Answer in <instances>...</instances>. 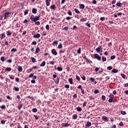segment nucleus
Wrapping results in <instances>:
<instances>
[{
    "label": "nucleus",
    "instance_id": "f257e3e1",
    "mask_svg": "<svg viewBox=\"0 0 128 128\" xmlns=\"http://www.w3.org/2000/svg\"><path fill=\"white\" fill-rule=\"evenodd\" d=\"M40 15L38 16H36L35 17H34V16L32 15L30 17V20H32V22H35L36 26H40V22H36V21L40 20Z\"/></svg>",
    "mask_w": 128,
    "mask_h": 128
},
{
    "label": "nucleus",
    "instance_id": "f03ea898",
    "mask_svg": "<svg viewBox=\"0 0 128 128\" xmlns=\"http://www.w3.org/2000/svg\"><path fill=\"white\" fill-rule=\"evenodd\" d=\"M29 78H33V80H31L32 84H36V76H34V73H32L29 75Z\"/></svg>",
    "mask_w": 128,
    "mask_h": 128
},
{
    "label": "nucleus",
    "instance_id": "7ed1b4c3",
    "mask_svg": "<svg viewBox=\"0 0 128 128\" xmlns=\"http://www.w3.org/2000/svg\"><path fill=\"white\" fill-rule=\"evenodd\" d=\"M10 14H11L10 12H6L4 14V20H6V18H8V16H10Z\"/></svg>",
    "mask_w": 128,
    "mask_h": 128
},
{
    "label": "nucleus",
    "instance_id": "20e7f679",
    "mask_svg": "<svg viewBox=\"0 0 128 128\" xmlns=\"http://www.w3.org/2000/svg\"><path fill=\"white\" fill-rule=\"evenodd\" d=\"M94 56L95 58H96L97 60H100L102 58L100 56H98V54H94Z\"/></svg>",
    "mask_w": 128,
    "mask_h": 128
},
{
    "label": "nucleus",
    "instance_id": "39448f33",
    "mask_svg": "<svg viewBox=\"0 0 128 128\" xmlns=\"http://www.w3.org/2000/svg\"><path fill=\"white\" fill-rule=\"evenodd\" d=\"M52 54H54V56H56L58 54V52H56V50L55 49H53L52 50Z\"/></svg>",
    "mask_w": 128,
    "mask_h": 128
},
{
    "label": "nucleus",
    "instance_id": "423d86ee",
    "mask_svg": "<svg viewBox=\"0 0 128 128\" xmlns=\"http://www.w3.org/2000/svg\"><path fill=\"white\" fill-rule=\"evenodd\" d=\"M34 38H40V34H36L34 35Z\"/></svg>",
    "mask_w": 128,
    "mask_h": 128
},
{
    "label": "nucleus",
    "instance_id": "0eeeda50",
    "mask_svg": "<svg viewBox=\"0 0 128 128\" xmlns=\"http://www.w3.org/2000/svg\"><path fill=\"white\" fill-rule=\"evenodd\" d=\"M0 36H1V37H0V38H1V40H2L4 38H6V34L4 33H2L1 34H0Z\"/></svg>",
    "mask_w": 128,
    "mask_h": 128
},
{
    "label": "nucleus",
    "instance_id": "6e6552de",
    "mask_svg": "<svg viewBox=\"0 0 128 128\" xmlns=\"http://www.w3.org/2000/svg\"><path fill=\"white\" fill-rule=\"evenodd\" d=\"M62 126H66V127L70 126V124H68V123H66V124L62 123Z\"/></svg>",
    "mask_w": 128,
    "mask_h": 128
},
{
    "label": "nucleus",
    "instance_id": "1a4fd4ad",
    "mask_svg": "<svg viewBox=\"0 0 128 128\" xmlns=\"http://www.w3.org/2000/svg\"><path fill=\"white\" fill-rule=\"evenodd\" d=\"M103 120L104 122H108V118L106 116L102 117Z\"/></svg>",
    "mask_w": 128,
    "mask_h": 128
},
{
    "label": "nucleus",
    "instance_id": "9d476101",
    "mask_svg": "<svg viewBox=\"0 0 128 128\" xmlns=\"http://www.w3.org/2000/svg\"><path fill=\"white\" fill-rule=\"evenodd\" d=\"M90 126H92V122H88L86 124V127L90 128Z\"/></svg>",
    "mask_w": 128,
    "mask_h": 128
},
{
    "label": "nucleus",
    "instance_id": "9b49d317",
    "mask_svg": "<svg viewBox=\"0 0 128 128\" xmlns=\"http://www.w3.org/2000/svg\"><path fill=\"white\" fill-rule=\"evenodd\" d=\"M46 6H50V0H46Z\"/></svg>",
    "mask_w": 128,
    "mask_h": 128
},
{
    "label": "nucleus",
    "instance_id": "f8f14e48",
    "mask_svg": "<svg viewBox=\"0 0 128 128\" xmlns=\"http://www.w3.org/2000/svg\"><path fill=\"white\" fill-rule=\"evenodd\" d=\"M40 52V48L38 47L36 50V54H38Z\"/></svg>",
    "mask_w": 128,
    "mask_h": 128
},
{
    "label": "nucleus",
    "instance_id": "ddd939ff",
    "mask_svg": "<svg viewBox=\"0 0 128 128\" xmlns=\"http://www.w3.org/2000/svg\"><path fill=\"white\" fill-rule=\"evenodd\" d=\"M18 70L20 72H22V66H18Z\"/></svg>",
    "mask_w": 128,
    "mask_h": 128
},
{
    "label": "nucleus",
    "instance_id": "4468645a",
    "mask_svg": "<svg viewBox=\"0 0 128 128\" xmlns=\"http://www.w3.org/2000/svg\"><path fill=\"white\" fill-rule=\"evenodd\" d=\"M112 72H114V74H116V72H118V70L117 69L114 68L112 70Z\"/></svg>",
    "mask_w": 128,
    "mask_h": 128
},
{
    "label": "nucleus",
    "instance_id": "2eb2a0df",
    "mask_svg": "<svg viewBox=\"0 0 128 128\" xmlns=\"http://www.w3.org/2000/svg\"><path fill=\"white\" fill-rule=\"evenodd\" d=\"M36 12H38V10L34 8H33L32 10V14H36Z\"/></svg>",
    "mask_w": 128,
    "mask_h": 128
},
{
    "label": "nucleus",
    "instance_id": "dca6fc26",
    "mask_svg": "<svg viewBox=\"0 0 128 128\" xmlns=\"http://www.w3.org/2000/svg\"><path fill=\"white\" fill-rule=\"evenodd\" d=\"M68 82H69L70 84H74V82H72V78H70L68 80Z\"/></svg>",
    "mask_w": 128,
    "mask_h": 128
},
{
    "label": "nucleus",
    "instance_id": "f3484780",
    "mask_svg": "<svg viewBox=\"0 0 128 128\" xmlns=\"http://www.w3.org/2000/svg\"><path fill=\"white\" fill-rule=\"evenodd\" d=\"M46 62L44 61L40 64V66H46Z\"/></svg>",
    "mask_w": 128,
    "mask_h": 128
},
{
    "label": "nucleus",
    "instance_id": "a211bd4d",
    "mask_svg": "<svg viewBox=\"0 0 128 128\" xmlns=\"http://www.w3.org/2000/svg\"><path fill=\"white\" fill-rule=\"evenodd\" d=\"M72 118L74 120H76V118H78V115L76 114H74L72 116Z\"/></svg>",
    "mask_w": 128,
    "mask_h": 128
},
{
    "label": "nucleus",
    "instance_id": "6ab92c4d",
    "mask_svg": "<svg viewBox=\"0 0 128 128\" xmlns=\"http://www.w3.org/2000/svg\"><path fill=\"white\" fill-rule=\"evenodd\" d=\"M13 90H16V92H18V90H20V88H16V86L14 87Z\"/></svg>",
    "mask_w": 128,
    "mask_h": 128
},
{
    "label": "nucleus",
    "instance_id": "aec40b11",
    "mask_svg": "<svg viewBox=\"0 0 128 128\" xmlns=\"http://www.w3.org/2000/svg\"><path fill=\"white\" fill-rule=\"evenodd\" d=\"M80 8H82V9L84 8V4H80Z\"/></svg>",
    "mask_w": 128,
    "mask_h": 128
},
{
    "label": "nucleus",
    "instance_id": "412c9836",
    "mask_svg": "<svg viewBox=\"0 0 128 128\" xmlns=\"http://www.w3.org/2000/svg\"><path fill=\"white\" fill-rule=\"evenodd\" d=\"M57 70H58V72H62V67L58 66L57 68Z\"/></svg>",
    "mask_w": 128,
    "mask_h": 128
},
{
    "label": "nucleus",
    "instance_id": "4be33fe9",
    "mask_svg": "<svg viewBox=\"0 0 128 128\" xmlns=\"http://www.w3.org/2000/svg\"><path fill=\"white\" fill-rule=\"evenodd\" d=\"M50 8L52 10H56V5L52 4L50 6Z\"/></svg>",
    "mask_w": 128,
    "mask_h": 128
},
{
    "label": "nucleus",
    "instance_id": "5701e85b",
    "mask_svg": "<svg viewBox=\"0 0 128 128\" xmlns=\"http://www.w3.org/2000/svg\"><path fill=\"white\" fill-rule=\"evenodd\" d=\"M86 18H82L80 20V22H86Z\"/></svg>",
    "mask_w": 128,
    "mask_h": 128
},
{
    "label": "nucleus",
    "instance_id": "b1692460",
    "mask_svg": "<svg viewBox=\"0 0 128 128\" xmlns=\"http://www.w3.org/2000/svg\"><path fill=\"white\" fill-rule=\"evenodd\" d=\"M81 50L82 48H79L78 50H77L78 54H80V53L82 52Z\"/></svg>",
    "mask_w": 128,
    "mask_h": 128
},
{
    "label": "nucleus",
    "instance_id": "393cba45",
    "mask_svg": "<svg viewBox=\"0 0 128 128\" xmlns=\"http://www.w3.org/2000/svg\"><path fill=\"white\" fill-rule=\"evenodd\" d=\"M74 12H76V14H80V10H78V8H75Z\"/></svg>",
    "mask_w": 128,
    "mask_h": 128
},
{
    "label": "nucleus",
    "instance_id": "a878e982",
    "mask_svg": "<svg viewBox=\"0 0 128 128\" xmlns=\"http://www.w3.org/2000/svg\"><path fill=\"white\" fill-rule=\"evenodd\" d=\"M7 32V36H12V32L8 30L6 32Z\"/></svg>",
    "mask_w": 128,
    "mask_h": 128
},
{
    "label": "nucleus",
    "instance_id": "bb28decb",
    "mask_svg": "<svg viewBox=\"0 0 128 128\" xmlns=\"http://www.w3.org/2000/svg\"><path fill=\"white\" fill-rule=\"evenodd\" d=\"M31 60L32 62L34 63L36 62V58H31Z\"/></svg>",
    "mask_w": 128,
    "mask_h": 128
},
{
    "label": "nucleus",
    "instance_id": "cd10ccee",
    "mask_svg": "<svg viewBox=\"0 0 128 128\" xmlns=\"http://www.w3.org/2000/svg\"><path fill=\"white\" fill-rule=\"evenodd\" d=\"M96 51L97 52H100V47L96 48Z\"/></svg>",
    "mask_w": 128,
    "mask_h": 128
},
{
    "label": "nucleus",
    "instance_id": "c85d7f7f",
    "mask_svg": "<svg viewBox=\"0 0 128 128\" xmlns=\"http://www.w3.org/2000/svg\"><path fill=\"white\" fill-rule=\"evenodd\" d=\"M22 108V104H20L18 106V110H21Z\"/></svg>",
    "mask_w": 128,
    "mask_h": 128
},
{
    "label": "nucleus",
    "instance_id": "c756f323",
    "mask_svg": "<svg viewBox=\"0 0 128 128\" xmlns=\"http://www.w3.org/2000/svg\"><path fill=\"white\" fill-rule=\"evenodd\" d=\"M28 14V10H26L24 12V16H26V14Z\"/></svg>",
    "mask_w": 128,
    "mask_h": 128
},
{
    "label": "nucleus",
    "instance_id": "7c9ffc66",
    "mask_svg": "<svg viewBox=\"0 0 128 128\" xmlns=\"http://www.w3.org/2000/svg\"><path fill=\"white\" fill-rule=\"evenodd\" d=\"M6 70H7V72H10V70H12V68H7L6 69Z\"/></svg>",
    "mask_w": 128,
    "mask_h": 128
},
{
    "label": "nucleus",
    "instance_id": "2f4dec72",
    "mask_svg": "<svg viewBox=\"0 0 128 128\" xmlns=\"http://www.w3.org/2000/svg\"><path fill=\"white\" fill-rule=\"evenodd\" d=\"M0 108L2 110H6V106H4V105L0 106Z\"/></svg>",
    "mask_w": 128,
    "mask_h": 128
},
{
    "label": "nucleus",
    "instance_id": "473e14b6",
    "mask_svg": "<svg viewBox=\"0 0 128 128\" xmlns=\"http://www.w3.org/2000/svg\"><path fill=\"white\" fill-rule=\"evenodd\" d=\"M33 112H38V109L36 108H34L32 109Z\"/></svg>",
    "mask_w": 128,
    "mask_h": 128
},
{
    "label": "nucleus",
    "instance_id": "72a5a7b5",
    "mask_svg": "<svg viewBox=\"0 0 128 128\" xmlns=\"http://www.w3.org/2000/svg\"><path fill=\"white\" fill-rule=\"evenodd\" d=\"M107 70H112V66H110L107 67Z\"/></svg>",
    "mask_w": 128,
    "mask_h": 128
},
{
    "label": "nucleus",
    "instance_id": "f704fd0d",
    "mask_svg": "<svg viewBox=\"0 0 128 128\" xmlns=\"http://www.w3.org/2000/svg\"><path fill=\"white\" fill-rule=\"evenodd\" d=\"M62 48V44L60 43L58 46V48Z\"/></svg>",
    "mask_w": 128,
    "mask_h": 128
},
{
    "label": "nucleus",
    "instance_id": "c9c22d12",
    "mask_svg": "<svg viewBox=\"0 0 128 128\" xmlns=\"http://www.w3.org/2000/svg\"><path fill=\"white\" fill-rule=\"evenodd\" d=\"M46 28L47 30H50V25L48 24L46 25Z\"/></svg>",
    "mask_w": 128,
    "mask_h": 128
},
{
    "label": "nucleus",
    "instance_id": "e433bc0d",
    "mask_svg": "<svg viewBox=\"0 0 128 128\" xmlns=\"http://www.w3.org/2000/svg\"><path fill=\"white\" fill-rule=\"evenodd\" d=\"M16 50H17L16 48H13L11 50V52H16Z\"/></svg>",
    "mask_w": 128,
    "mask_h": 128
},
{
    "label": "nucleus",
    "instance_id": "4c0bfd02",
    "mask_svg": "<svg viewBox=\"0 0 128 128\" xmlns=\"http://www.w3.org/2000/svg\"><path fill=\"white\" fill-rule=\"evenodd\" d=\"M102 62H106V58L102 56Z\"/></svg>",
    "mask_w": 128,
    "mask_h": 128
},
{
    "label": "nucleus",
    "instance_id": "58836bf2",
    "mask_svg": "<svg viewBox=\"0 0 128 128\" xmlns=\"http://www.w3.org/2000/svg\"><path fill=\"white\" fill-rule=\"evenodd\" d=\"M122 3H120V2H119V3H117L116 4V6H122Z\"/></svg>",
    "mask_w": 128,
    "mask_h": 128
},
{
    "label": "nucleus",
    "instance_id": "ea45409f",
    "mask_svg": "<svg viewBox=\"0 0 128 128\" xmlns=\"http://www.w3.org/2000/svg\"><path fill=\"white\" fill-rule=\"evenodd\" d=\"M94 94H98L100 92V91L98 90H95L94 91Z\"/></svg>",
    "mask_w": 128,
    "mask_h": 128
},
{
    "label": "nucleus",
    "instance_id": "a19ab883",
    "mask_svg": "<svg viewBox=\"0 0 128 128\" xmlns=\"http://www.w3.org/2000/svg\"><path fill=\"white\" fill-rule=\"evenodd\" d=\"M77 110L78 112H82V108L80 107L77 108Z\"/></svg>",
    "mask_w": 128,
    "mask_h": 128
},
{
    "label": "nucleus",
    "instance_id": "79ce46f5",
    "mask_svg": "<svg viewBox=\"0 0 128 128\" xmlns=\"http://www.w3.org/2000/svg\"><path fill=\"white\" fill-rule=\"evenodd\" d=\"M0 60H2V62H4V60H5L4 57V56L1 57Z\"/></svg>",
    "mask_w": 128,
    "mask_h": 128
},
{
    "label": "nucleus",
    "instance_id": "37998d69",
    "mask_svg": "<svg viewBox=\"0 0 128 128\" xmlns=\"http://www.w3.org/2000/svg\"><path fill=\"white\" fill-rule=\"evenodd\" d=\"M68 14H69V16H72V11L70 10H68Z\"/></svg>",
    "mask_w": 128,
    "mask_h": 128
},
{
    "label": "nucleus",
    "instance_id": "c03bdc74",
    "mask_svg": "<svg viewBox=\"0 0 128 128\" xmlns=\"http://www.w3.org/2000/svg\"><path fill=\"white\" fill-rule=\"evenodd\" d=\"M116 58V56H112L110 57V60H114Z\"/></svg>",
    "mask_w": 128,
    "mask_h": 128
},
{
    "label": "nucleus",
    "instance_id": "a18cd8bd",
    "mask_svg": "<svg viewBox=\"0 0 128 128\" xmlns=\"http://www.w3.org/2000/svg\"><path fill=\"white\" fill-rule=\"evenodd\" d=\"M60 82V78H58L56 80V83L58 84Z\"/></svg>",
    "mask_w": 128,
    "mask_h": 128
},
{
    "label": "nucleus",
    "instance_id": "49530a36",
    "mask_svg": "<svg viewBox=\"0 0 128 128\" xmlns=\"http://www.w3.org/2000/svg\"><path fill=\"white\" fill-rule=\"evenodd\" d=\"M58 41H54V42H53V44H56V46L58 45Z\"/></svg>",
    "mask_w": 128,
    "mask_h": 128
},
{
    "label": "nucleus",
    "instance_id": "de8ad7c7",
    "mask_svg": "<svg viewBox=\"0 0 128 128\" xmlns=\"http://www.w3.org/2000/svg\"><path fill=\"white\" fill-rule=\"evenodd\" d=\"M32 44H33L34 46L36 45V41H33L32 42Z\"/></svg>",
    "mask_w": 128,
    "mask_h": 128
},
{
    "label": "nucleus",
    "instance_id": "09e8293b",
    "mask_svg": "<svg viewBox=\"0 0 128 128\" xmlns=\"http://www.w3.org/2000/svg\"><path fill=\"white\" fill-rule=\"evenodd\" d=\"M90 80H91V82H94L95 80L94 78H90Z\"/></svg>",
    "mask_w": 128,
    "mask_h": 128
},
{
    "label": "nucleus",
    "instance_id": "8fccbe9b",
    "mask_svg": "<svg viewBox=\"0 0 128 128\" xmlns=\"http://www.w3.org/2000/svg\"><path fill=\"white\" fill-rule=\"evenodd\" d=\"M86 104H87L86 102H85L83 103V105H82L83 108H84V106H86Z\"/></svg>",
    "mask_w": 128,
    "mask_h": 128
},
{
    "label": "nucleus",
    "instance_id": "3c124183",
    "mask_svg": "<svg viewBox=\"0 0 128 128\" xmlns=\"http://www.w3.org/2000/svg\"><path fill=\"white\" fill-rule=\"evenodd\" d=\"M64 88H70V85L66 84L64 86Z\"/></svg>",
    "mask_w": 128,
    "mask_h": 128
},
{
    "label": "nucleus",
    "instance_id": "603ef678",
    "mask_svg": "<svg viewBox=\"0 0 128 128\" xmlns=\"http://www.w3.org/2000/svg\"><path fill=\"white\" fill-rule=\"evenodd\" d=\"M76 79L77 80H78L79 82L80 80V78L78 76H76Z\"/></svg>",
    "mask_w": 128,
    "mask_h": 128
},
{
    "label": "nucleus",
    "instance_id": "864d4df0",
    "mask_svg": "<svg viewBox=\"0 0 128 128\" xmlns=\"http://www.w3.org/2000/svg\"><path fill=\"white\" fill-rule=\"evenodd\" d=\"M1 124H6V121L4 120H1Z\"/></svg>",
    "mask_w": 128,
    "mask_h": 128
},
{
    "label": "nucleus",
    "instance_id": "5fc2aeb1",
    "mask_svg": "<svg viewBox=\"0 0 128 128\" xmlns=\"http://www.w3.org/2000/svg\"><path fill=\"white\" fill-rule=\"evenodd\" d=\"M102 100H106V96H104V95L102 96Z\"/></svg>",
    "mask_w": 128,
    "mask_h": 128
},
{
    "label": "nucleus",
    "instance_id": "6e6d98bb",
    "mask_svg": "<svg viewBox=\"0 0 128 128\" xmlns=\"http://www.w3.org/2000/svg\"><path fill=\"white\" fill-rule=\"evenodd\" d=\"M114 102V100H112V98H110V99L108 100V102Z\"/></svg>",
    "mask_w": 128,
    "mask_h": 128
},
{
    "label": "nucleus",
    "instance_id": "4d7b16f0",
    "mask_svg": "<svg viewBox=\"0 0 128 128\" xmlns=\"http://www.w3.org/2000/svg\"><path fill=\"white\" fill-rule=\"evenodd\" d=\"M16 80L17 82H20V78H16Z\"/></svg>",
    "mask_w": 128,
    "mask_h": 128
},
{
    "label": "nucleus",
    "instance_id": "13d9d810",
    "mask_svg": "<svg viewBox=\"0 0 128 128\" xmlns=\"http://www.w3.org/2000/svg\"><path fill=\"white\" fill-rule=\"evenodd\" d=\"M121 114H126V112L124 111H121Z\"/></svg>",
    "mask_w": 128,
    "mask_h": 128
},
{
    "label": "nucleus",
    "instance_id": "bf43d9fd",
    "mask_svg": "<svg viewBox=\"0 0 128 128\" xmlns=\"http://www.w3.org/2000/svg\"><path fill=\"white\" fill-rule=\"evenodd\" d=\"M81 90H82V94H84V90L81 88Z\"/></svg>",
    "mask_w": 128,
    "mask_h": 128
},
{
    "label": "nucleus",
    "instance_id": "052dcab7",
    "mask_svg": "<svg viewBox=\"0 0 128 128\" xmlns=\"http://www.w3.org/2000/svg\"><path fill=\"white\" fill-rule=\"evenodd\" d=\"M63 30H68V27L66 26L63 28Z\"/></svg>",
    "mask_w": 128,
    "mask_h": 128
},
{
    "label": "nucleus",
    "instance_id": "680f3d73",
    "mask_svg": "<svg viewBox=\"0 0 128 128\" xmlns=\"http://www.w3.org/2000/svg\"><path fill=\"white\" fill-rule=\"evenodd\" d=\"M86 26H87L88 28H90V24L86 23Z\"/></svg>",
    "mask_w": 128,
    "mask_h": 128
},
{
    "label": "nucleus",
    "instance_id": "e2e57ef3",
    "mask_svg": "<svg viewBox=\"0 0 128 128\" xmlns=\"http://www.w3.org/2000/svg\"><path fill=\"white\" fill-rule=\"evenodd\" d=\"M119 126H124V123L122 122H120L119 124Z\"/></svg>",
    "mask_w": 128,
    "mask_h": 128
},
{
    "label": "nucleus",
    "instance_id": "0e129e2a",
    "mask_svg": "<svg viewBox=\"0 0 128 128\" xmlns=\"http://www.w3.org/2000/svg\"><path fill=\"white\" fill-rule=\"evenodd\" d=\"M92 4H96V0H92Z\"/></svg>",
    "mask_w": 128,
    "mask_h": 128
},
{
    "label": "nucleus",
    "instance_id": "69168bd1",
    "mask_svg": "<svg viewBox=\"0 0 128 128\" xmlns=\"http://www.w3.org/2000/svg\"><path fill=\"white\" fill-rule=\"evenodd\" d=\"M121 76L123 78H126V75L124 74H121Z\"/></svg>",
    "mask_w": 128,
    "mask_h": 128
},
{
    "label": "nucleus",
    "instance_id": "338daca9",
    "mask_svg": "<svg viewBox=\"0 0 128 128\" xmlns=\"http://www.w3.org/2000/svg\"><path fill=\"white\" fill-rule=\"evenodd\" d=\"M100 20H104V17H101L100 18Z\"/></svg>",
    "mask_w": 128,
    "mask_h": 128
},
{
    "label": "nucleus",
    "instance_id": "774afa93",
    "mask_svg": "<svg viewBox=\"0 0 128 128\" xmlns=\"http://www.w3.org/2000/svg\"><path fill=\"white\" fill-rule=\"evenodd\" d=\"M110 98H114V95L112 94L110 95Z\"/></svg>",
    "mask_w": 128,
    "mask_h": 128
}]
</instances>
